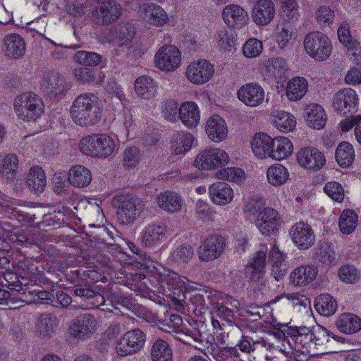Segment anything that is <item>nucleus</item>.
<instances>
[{
  "mask_svg": "<svg viewBox=\"0 0 361 361\" xmlns=\"http://www.w3.org/2000/svg\"><path fill=\"white\" fill-rule=\"evenodd\" d=\"M73 121L81 126H94L102 118V110L98 97L91 92L78 96L71 108Z\"/></svg>",
  "mask_w": 361,
  "mask_h": 361,
  "instance_id": "1",
  "label": "nucleus"
},
{
  "mask_svg": "<svg viewBox=\"0 0 361 361\" xmlns=\"http://www.w3.org/2000/svg\"><path fill=\"white\" fill-rule=\"evenodd\" d=\"M80 149L86 155L106 158L114 152L116 144L113 138L106 134H93L80 140Z\"/></svg>",
  "mask_w": 361,
  "mask_h": 361,
  "instance_id": "2",
  "label": "nucleus"
},
{
  "mask_svg": "<svg viewBox=\"0 0 361 361\" xmlns=\"http://www.w3.org/2000/svg\"><path fill=\"white\" fill-rule=\"evenodd\" d=\"M14 109L17 116L23 121H35L44 112L42 99L32 92H25L14 100Z\"/></svg>",
  "mask_w": 361,
  "mask_h": 361,
  "instance_id": "3",
  "label": "nucleus"
},
{
  "mask_svg": "<svg viewBox=\"0 0 361 361\" xmlns=\"http://www.w3.org/2000/svg\"><path fill=\"white\" fill-rule=\"evenodd\" d=\"M117 208V215L123 224H130L138 217L144 210V202L132 194H121L114 200Z\"/></svg>",
  "mask_w": 361,
  "mask_h": 361,
  "instance_id": "4",
  "label": "nucleus"
},
{
  "mask_svg": "<svg viewBox=\"0 0 361 361\" xmlns=\"http://www.w3.org/2000/svg\"><path fill=\"white\" fill-rule=\"evenodd\" d=\"M303 44L306 53L318 61L326 60L332 51L330 39L320 32H312L307 34L304 39Z\"/></svg>",
  "mask_w": 361,
  "mask_h": 361,
  "instance_id": "5",
  "label": "nucleus"
},
{
  "mask_svg": "<svg viewBox=\"0 0 361 361\" xmlns=\"http://www.w3.org/2000/svg\"><path fill=\"white\" fill-rule=\"evenodd\" d=\"M146 341L145 334L140 329L125 333L116 345V353L121 357L132 355L139 352Z\"/></svg>",
  "mask_w": 361,
  "mask_h": 361,
  "instance_id": "6",
  "label": "nucleus"
},
{
  "mask_svg": "<svg viewBox=\"0 0 361 361\" xmlns=\"http://www.w3.org/2000/svg\"><path fill=\"white\" fill-rule=\"evenodd\" d=\"M123 8L115 0L104 1L92 11V20L97 25H108L122 15Z\"/></svg>",
  "mask_w": 361,
  "mask_h": 361,
  "instance_id": "7",
  "label": "nucleus"
},
{
  "mask_svg": "<svg viewBox=\"0 0 361 361\" xmlns=\"http://www.w3.org/2000/svg\"><path fill=\"white\" fill-rule=\"evenodd\" d=\"M226 247L224 238L219 235H213L207 238L197 249L200 260L209 262L219 258Z\"/></svg>",
  "mask_w": 361,
  "mask_h": 361,
  "instance_id": "8",
  "label": "nucleus"
},
{
  "mask_svg": "<svg viewBox=\"0 0 361 361\" xmlns=\"http://www.w3.org/2000/svg\"><path fill=\"white\" fill-rule=\"evenodd\" d=\"M228 154L221 149H208L198 154L195 166L199 169L210 170L226 165L229 161Z\"/></svg>",
  "mask_w": 361,
  "mask_h": 361,
  "instance_id": "9",
  "label": "nucleus"
},
{
  "mask_svg": "<svg viewBox=\"0 0 361 361\" xmlns=\"http://www.w3.org/2000/svg\"><path fill=\"white\" fill-rule=\"evenodd\" d=\"M154 61L157 67L160 70L173 71L180 63V53L175 46L164 45L156 53Z\"/></svg>",
  "mask_w": 361,
  "mask_h": 361,
  "instance_id": "10",
  "label": "nucleus"
},
{
  "mask_svg": "<svg viewBox=\"0 0 361 361\" xmlns=\"http://www.w3.org/2000/svg\"><path fill=\"white\" fill-rule=\"evenodd\" d=\"M214 72V66L208 61L198 60L188 66L186 76L192 83L202 85L211 79Z\"/></svg>",
  "mask_w": 361,
  "mask_h": 361,
  "instance_id": "11",
  "label": "nucleus"
},
{
  "mask_svg": "<svg viewBox=\"0 0 361 361\" xmlns=\"http://www.w3.org/2000/svg\"><path fill=\"white\" fill-rule=\"evenodd\" d=\"M357 104V94L352 88L342 89L334 96L333 106L334 109L343 115L355 112Z\"/></svg>",
  "mask_w": 361,
  "mask_h": 361,
  "instance_id": "12",
  "label": "nucleus"
},
{
  "mask_svg": "<svg viewBox=\"0 0 361 361\" xmlns=\"http://www.w3.org/2000/svg\"><path fill=\"white\" fill-rule=\"evenodd\" d=\"M97 320L90 314L78 316L70 327L71 334L80 339L90 338L97 330Z\"/></svg>",
  "mask_w": 361,
  "mask_h": 361,
  "instance_id": "13",
  "label": "nucleus"
},
{
  "mask_svg": "<svg viewBox=\"0 0 361 361\" xmlns=\"http://www.w3.org/2000/svg\"><path fill=\"white\" fill-rule=\"evenodd\" d=\"M281 222L279 212L271 208L266 207L260 211L255 217V225L260 233L265 235L274 233Z\"/></svg>",
  "mask_w": 361,
  "mask_h": 361,
  "instance_id": "14",
  "label": "nucleus"
},
{
  "mask_svg": "<svg viewBox=\"0 0 361 361\" xmlns=\"http://www.w3.org/2000/svg\"><path fill=\"white\" fill-rule=\"evenodd\" d=\"M293 242L300 249H308L315 241V235L311 226L303 221L295 224L289 231Z\"/></svg>",
  "mask_w": 361,
  "mask_h": 361,
  "instance_id": "15",
  "label": "nucleus"
},
{
  "mask_svg": "<svg viewBox=\"0 0 361 361\" xmlns=\"http://www.w3.org/2000/svg\"><path fill=\"white\" fill-rule=\"evenodd\" d=\"M264 89L257 83L250 82L243 85L238 91V98L250 107L260 105L264 99Z\"/></svg>",
  "mask_w": 361,
  "mask_h": 361,
  "instance_id": "16",
  "label": "nucleus"
},
{
  "mask_svg": "<svg viewBox=\"0 0 361 361\" xmlns=\"http://www.w3.org/2000/svg\"><path fill=\"white\" fill-rule=\"evenodd\" d=\"M297 160L301 166L314 171L319 170L326 162L324 155L314 147L301 149L297 154Z\"/></svg>",
  "mask_w": 361,
  "mask_h": 361,
  "instance_id": "17",
  "label": "nucleus"
},
{
  "mask_svg": "<svg viewBox=\"0 0 361 361\" xmlns=\"http://www.w3.org/2000/svg\"><path fill=\"white\" fill-rule=\"evenodd\" d=\"M276 8L271 0H259L252 11V18L255 24L264 26L269 24L274 18Z\"/></svg>",
  "mask_w": 361,
  "mask_h": 361,
  "instance_id": "18",
  "label": "nucleus"
},
{
  "mask_svg": "<svg viewBox=\"0 0 361 361\" xmlns=\"http://www.w3.org/2000/svg\"><path fill=\"white\" fill-rule=\"evenodd\" d=\"M140 15L142 19L150 25L162 26L168 20V16L164 9L153 3L141 5Z\"/></svg>",
  "mask_w": 361,
  "mask_h": 361,
  "instance_id": "19",
  "label": "nucleus"
},
{
  "mask_svg": "<svg viewBox=\"0 0 361 361\" xmlns=\"http://www.w3.org/2000/svg\"><path fill=\"white\" fill-rule=\"evenodd\" d=\"M166 227L163 224H149L142 233V243L146 247L157 245L166 238Z\"/></svg>",
  "mask_w": 361,
  "mask_h": 361,
  "instance_id": "20",
  "label": "nucleus"
},
{
  "mask_svg": "<svg viewBox=\"0 0 361 361\" xmlns=\"http://www.w3.org/2000/svg\"><path fill=\"white\" fill-rule=\"evenodd\" d=\"M222 17L229 26L240 28L247 24L249 18L247 12L237 5H228L222 11Z\"/></svg>",
  "mask_w": 361,
  "mask_h": 361,
  "instance_id": "21",
  "label": "nucleus"
},
{
  "mask_svg": "<svg viewBox=\"0 0 361 361\" xmlns=\"http://www.w3.org/2000/svg\"><path fill=\"white\" fill-rule=\"evenodd\" d=\"M25 49V41L19 35L10 34L4 37L3 50L8 57L18 59L24 56Z\"/></svg>",
  "mask_w": 361,
  "mask_h": 361,
  "instance_id": "22",
  "label": "nucleus"
},
{
  "mask_svg": "<svg viewBox=\"0 0 361 361\" xmlns=\"http://www.w3.org/2000/svg\"><path fill=\"white\" fill-rule=\"evenodd\" d=\"M209 193L212 201L219 205L228 204L233 198V189L224 182L212 184L209 188Z\"/></svg>",
  "mask_w": 361,
  "mask_h": 361,
  "instance_id": "23",
  "label": "nucleus"
},
{
  "mask_svg": "<svg viewBox=\"0 0 361 361\" xmlns=\"http://www.w3.org/2000/svg\"><path fill=\"white\" fill-rule=\"evenodd\" d=\"M304 118L307 124L314 129H322L326 122L324 110L317 104H311L305 107Z\"/></svg>",
  "mask_w": 361,
  "mask_h": 361,
  "instance_id": "24",
  "label": "nucleus"
},
{
  "mask_svg": "<svg viewBox=\"0 0 361 361\" xmlns=\"http://www.w3.org/2000/svg\"><path fill=\"white\" fill-rule=\"evenodd\" d=\"M205 128L207 136L214 142H221L227 136L226 122L218 115L213 116L207 121Z\"/></svg>",
  "mask_w": 361,
  "mask_h": 361,
  "instance_id": "25",
  "label": "nucleus"
},
{
  "mask_svg": "<svg viewBox=\"0 0 361 361\" xmlns=\"http://www.w3.org/2000/svg\"><path fill=\"white\" fill-rule=\"evenodd\" d=\"M41 88L45 94L56 97L66 91V84L61 74L53 73L43 78Z\"/></svg>",
  "mask_w": 361,
  "mask_h": 361,
  "instance_id": "26",
  "label": "nucleus"
},
{
  "mask_svg": "<svg viewBox=\"0 0 361 361\" xmlns=\"http://www.w3.org/2000/svg\"><path fill=\"white\" fill-rule=\"evenodd\" d=\"M318 270L312 265L300 266L290 275V283L295 286H303L311 283L317 276Z\"/></svg>",
  "mask_w": 361,
  "mask_h": 361,
  "instance_id": "27",
  "label": "nucleus"
},
{
  "mask_svg": "<svg viewBox=\"0 0 361 361\" xmlns=\"http://www.w3.org/2000/svg\"><path fill=\"white\" fill-rule=\"evenodd\" d=\"M314 346H324L326 349L336 350L339 349L336 345L344 343L343 338L328 331L325 328H317L314 331Z\"/></svg>",
  "mask_w": 361,
  "mask_h": 361,
  "instance_id": "28",
  "label": "nucleus"
},
{
  "mask_svg": "<svg viewBox=\"0 0 361 361\" xmlns=\"http://www.w3.org/2000/svg\"><path fill=\"white\" fill-rule=\"evenodd\" d=\"M200 111L197 105L193 102H185L179 107V118L188 128H193L200 122Z\"/></svg>",
  "mask_w": 361,
  "mask_h": 361,
  "instance_id": "29",
  "label": "nucleus"
},
{
  "mask_svg": "<svg viewBox=\"0 0 361 361\" xmlns=\"http://www.w3.org/2000/svg\"><path fill=\"white\" fill-rule=\"evenodd\" d=\"M68 180L74 187L84 188L89 185L91 183L92 173L85 166L76 165L70 169L68 174Z\"/></svg>",
  "mask_w": 361,
  "mask_h": 361,
  "instance_id": "30",
  "label": "nucleus"
},
{
  "mask_svg": "<svg viewBox=\"0 0 361 361\" xmlns=\"http://www.w3.org/2000/svg\"><path fill=\"white\" fill-rule=\"evenodd\" d=\"M26 184L31 191L37 194L44 190L47 179L42 167L35 166L30 169L26 177Z\"/></svg>",
  "mask_w": 361,
  "mask_h": 361,
  "instance_id": "31",
  "label": "nucleus"
},
{
  "mask_svg": "<svg viewBox=\"0 0 361 361\" xmlns=\"http://www.w3.org/2000/svg\"><path fill=\"white\" fill-rule=\"evenodd\" d=\"M273 139L266 133L256 134L252 140V152L260 159L270 157Z\"/></svg>",
  "mask_w": 361,
  "mask_h": 361,
  "instance_id": "32",
  "label": "nucleus"
},
{
  "mask_svg": "<svg viewBox=\"0 0 361 361\" xmlns=\"http://www.w3.org/2000/svg\"><path fill=\"white\" fill-rule=\"evenodd\" d=\"M336 326L344 334H355L361 329V319L354 314L344 313L337 319Z\"/></svg>",
  "mask_w": 361,
  "mask_h": 361,
  "instance_id": "33",
  "label": "nucleus"
},
{
  "mask_svg": "<svg viewBox=\"0 0 361 361\" xmlns=\"http://www.w3.org/2000/svg\"><path fill=\"white\" fill-rule=\"evenodd\" d=\"M157 202L160 208L173 213L180 209L183 200L176 192L167 190L159 195Z\"/></svg>",
  "mask_w": 361,
  "mask_h": 361,
  "instance_id": "34",
  "label": "nucleus"
},
{
  "mask_svg": "<svg viewBox=\"0 0 361 361\" xmlns=\"http://www.w3.org/2000/svg\"><path fill=\"white\" fill-rule=\"evenodd\" d=\"M293 145L286 137H276L273 139L270 157L276 160H281L291 154Z\"/></svg>",
  "mask_w": 361,
  "mask_h": 361,
  "instance_id": "35",
  "label": "nucleus"
},
{
  "mask_svg": "<svg viewBox=\"0 0 361 361\" xmlns=\"http://www.w3.org/2000/svg\"><path fill=\"white\" fill-rule=\"evenodd\" d=\"M267 178L269 184L280 186L284 185L289 179V172L283 165L274 164L268 168Z\"/></svg>",
  "mask_w": 361,
  "mask_h": 361,
  "instance_id": "36",
  "label": "nucleus"
},
{
  "mask_svg": "<svg viewBox=\"0 0 361 361\" xmlns=\"http://www.w3.org/2000/svg\"><path fill=\"white\" fill-rule=\"evenodd\" d=\"M307 91V82L304 78H293L287 85L286 94L292 101L300 99Z\"/></svg>",
  "mask_w": 361,
  "mask_h": 361,
  "instance_id": "37",
  "label": "nucleus"
},
{
  "mask_svg": "<svg viewBox=\"0 0 361 361\" xmlns=\"http://www.w3.org/2000/svg\"><path fill=\"white\" fill-rule=\"evenodd\" d=\"M314 307L320 314L329 317L334 314L337 310V302L329 294L319 295L314 302Z\"/></svg>",
  "mask_w": 361,
  "mask_h": 361,
  "instance_id": "38",
  "label": "nucleus"
},
{
  "mask_svg": "<svg viewBox=\"0 0 361 361\" xmlns=\"http://www.w3.org/2000/svg\"><path fill=\"white\" fill-rule=\"evenodd\" d=\"M135 33V27L130 23H121L114 28L116 43L118 46H128Z\"/></svg>",
  "mask_w": 361,
  "mask_h": 361,
  "instance_id": "39",
  "label": "nucleus"
},
{
  "mask_svg": "<svg viewBox=\"0 0 361 361\" xmlns=\"http://www.w3.org/2000/svg\"><path fill=\"white\" fill-rule=\"evenodd\" d=\"M152 361H172V350L169 345L163 339H157L151 348Z\"/></svg>",
  "mask_w": 361,
  "mask_h": 361,
  "instance_id": "40",
  "label": "nucleus"
},
{
  "mask_svg": "<svg viewBox=\"0 0 361 361\" xmlns=\"http://www.w3.org/2000/svg\"><path fill=\"white\" fill-rule=\"evenodd\" d=\"M193 142V136L189 133L178 132L174 134L171 141V149L176 154L189 151Z\"/></svg>",
  "mask_w": 361,
  "mask_h": 361,
  "instance_id": "41",
  "label": "nucleus"
},
{
  "mask_svg": "<svg viewBox=\"0 0 361 361\" xmlns=\"http://www.w3.org/2000/svg\"><path fill=\"white\" fill-rule=\"evenodd\" d=\"M157 85L150 78L139 77L135 82V90L136 93L145 98L149 99L154 96L157 92Z\"/></svg>",
  "mask_w": 361,
  "mask_h": 361,
  "instance_id": "42",
  "label": "nucleus"
},
{
  "mask_svg": "<svg viewBox=\"0 0 361 361\" xmlns=\"http://www.w3.org/2000/svg\"><path fill=\"white\" fill-rule=\"evenodd\" d=\"M56 317L52 314H42L37 321V334L39 337H50L54 331Z\"/></svg>",
  "mask_w": 361,
  "mask_h": 361,
  "instance_id": "43",
  "label": "nucleus"
},
{
  "mask_svg": "<svg viewBox=\"0 0 361 361\" xmlns=\"http://www.w3.org/2000/svg\"><path fill=\"white\" fill-rule=\"evenodd\" d=\"M335 157L338 164L341 166H349L355 159L353 145L346 142L340 143L336 148Z\"/></svg>",
  "mask_w": 361,
  "mask_h": 361,
  "instance_id": "44",
  "label": "nucleus"
},
{
  "mask_svg": "<svg viewBox=\"0 0 361 361\" xmlns=\"http://www.w3.org/2000/svg\"><path fill=\"white\" fill-rule=\"evenodd\" d=\"M273 122L276 127L283 132L292 131L296 125L295 117L286 111H274L272 114Z\"/></svg>",
  "mask_w": 361,
  "mask_h": 361,
  "instance_id": "45",
  "label": "nucleus"
},
{
  "mask_svg": "<svg viewBox=\"0 0 361 361\" xmlns=\"http://www.w3.org/2000/svg\"><path fill=\"white\" fill-rule=\"evenodd\" d=\"M313 259L316 262L330 264L335 259V252L330 244L322 242L315 248Z\"/></svg>",
  "mask_w": 361,
  "mask_h": 361,
  "instance_id": "46",
  "label": "nucleus"
},
{
  "mask_svg": "<svg viewBox=\"0 0 361 361\" xmlns=\"http://www.w3.org/2000/svg\"><path fill=\"white\" fill-rule=\"evenodd\" d=\"M265 67L269 75L277 79H281L288 71L286 61L282 58L268 59Z\"/></svg>",
  "mask_w": 361,
  "mask_h": 361,
  "instance_id": "47",
  "label": "nucleus"
},
{
  "mask_svg": "<svg viewBox=\"0 0 361 361\" xmlns=\"http://www.w3.org/2000/svg\"><path fill=\"white\" fill-rule=\"evenodd\" d=\"M358 217L353 210L343 212L339 219V228L344 234L351 233L357 227Z\"/></svg>",
  "mask_w": 361,
  "mask_h": 361,
  "instance_id": "48",
  "label": "nucleus"
},
{
  "mask_svg": "<svg viewBox=\"0 0 361 361\" xmlns=\"http://www.w3.org/2000/svg\"><path fill=\"white\" fill-rule=\"evenodd\" d=\"M194 249L190 245L182 244L171 253V259L178 264H188L194 257Z\"/></svg>",
  "mask_w": 361,
  "mask_h": 361,
  "instance_id": "49",
  "label": "nucleus"
},
{
  "mask_svg": "<svg viewBox=\"0 0 361 361\" xmlns=\"http://www.w3.org/2000/svg\"><path fill=\"white\" fill-rule=\"evenodd\" d=\"M239 350L243 353L250 354L251 352H254L259 346L264 347L266 348H271L272 345L267 343L264 339L255 340L249 336H243L241 340L237 344Z\"/></svg>",
  "mask_w": 361,
  "mask_h": 361,
  "instance_id": "50",
  "label": "nucleus"
},
{
  "mask_svg": "<svg viewBox=\"0 0 361 361\" xmlns=\"http://www.w3.org/2000/svg\"><path fill=\"white\" fill-rule=\"evenodd\" d=\"M219 178L224 179L234 183H241L245 178V172L238 167H228L219 170L217 173Z\"/></svg>",
  "mask_w": 361,
  "mask_h": 361,
  "instance_id": "51",
  "label": "nucleus"
},
{
  "mask_svg": "<svg viewBox=\"0 0 361 361\" xmlns=\"http://www.w3.org/2000/svg\"><path fill=\"white\" fill-rule=\"evenodd\" d=\"M75 60L79 63L86 66H97L102 61V56L96 52L78 51L74 56Z\"/></svg>",
  "mask_w": 361,
  "mask_h": 361,
  "instance_id": "52",
  "label": "nucleus"
},
{
  "mask_svg": "<svg viewBox=\"0 0 361 361\" xmlns=\"http://www.w3.org/2000/svg\"><path fill=\"white\" fill-rule=\"evenodd\" d=\"M340 279L346 283H355L360 279V272L353 265H344L338 271Z\"/></svg>",
  "mask_w": 361,
  "mask_h": 361,
  "instance_id": "53",
  "label": "nucleus"
},
{
  "mask_svg": "<svg viewBox=\"0 0 361 361\" xmlns=\"http://www.w3.org/2000/svg\"><path fill=\"white\" fill-rule=\"evenodd\" d=\"M18 164L17 156L14 154H9L4 157L0 155V173H10L13 176Z\"/></svg>",
  "mask_w": 361,
  "mask_h": 361,
  "instance_id": "54",
  "label": "nucleus"
},
{
  "mask_svg": "<svg viewBox=\"0 0 361 361\" xmlns=\"http://www.w3.org/2000/svg\"><path fill=\"white\" fill-rule=\"evenodd\" d=\"M140 159V153L135 147L126 149L123 153V162L126 168H133L137 166Z\"/></svg>",
  "mask_w": 361,
  "mask_h": 361,
  "instance_id": "55",
  "label": "nucleus"
},
{
  "mask_svg": "<svg viewBox=\"0 0 361 361\" xmlns=\"http://www.w3.org/2000/svg\"><path fill=\"white\" fill-rule=\"evenodd\" d=\"M195 215L198 220L206 221L212 220L214 212L207 202L199 200L195 204Z\"/></svg>",
  "mask_w": 361,
  "mask_h": 361,
  "instance_id": "56",
  "label": "nucleus"
},
{
  "mask_svg": "<svg viewBox=\"0 0 361 361\" xmlns=\"http://www.w3.org/2000/svg\"><path fill=\"white\" fill-rule=\"evenodd\" d=\"M262 44L255 38L247 40L243 48V53L247 58L256 57L262 53Z\"/></svg>",
  "mask_w": 361,
  "mask_h": 361,
  "instance_id": "57",
  "label": "nucleus"
},
{
  "mask_svg": "<svg viewBox=\"0 0 361 361\" xmlns=\"http://www.w3.org/2000/svg\"><path fill=\"white\" fill-rule=\"evenodd\" d=\"M324 190L334 200L341 202L344 198V190L342 185L337 182L327 183Z\"/></svg>",
  "mask_w": 361,
  "mask_h": 361,
  "instance_id": "58",
  "label": "nucleus"
},
{
  "mask_svg": "<svg viewBox=\"0 0 361 361\" xmlns=\"http://www.w3.org/2000/svg\"><path fill=\"white\" fill-rule=\"evenodd\" d=\"M282 13L288 20L296 21L298 19L299 13L295 0H285L283 2Z\"/></svg>",
  "mask_w": 361,
  "mask_h": 361,
  "instance_id": "59",
  "label": "nucleus"
},
{
  "mask_svg": "<svg viewBox=\"0 0 361 361\" xmlns=\"http://www.w3.org/2000/svg\"><path fill=\"white\" fill-rule=\"evenodd\" d=\"M219 293L216 290H202L203 310H215L219 299Z\"/></svg>",
  "mask_w": 361,
  "mask_h": 361,
  "instance_id": "60",
  "label": "nucleus"
},
{
  "mask_svg": "<svg viewBox=\"0 0 361 361\" xmlns=\"http://www.w3.org/2000/svg\"><path fill=\"white\" fill-rule=\"evenodd\" d=\"M315 16L319 24L329 25L333 21L334 11L329 6H321L317 10Z\"/></svg>",
  "mask_w": 361,
  "mask_h": 361,
  "instance_id": "61",
  "label": "nucleus"
},
{
  "mask_svg": "<svg viewBox=\"0 0 361 361\" xmlns=\"http://www.w3.org/2000/svg\"><path fill=\"white\" fill-rule=\"evenodd\" d=\"M73 293L76 296L80 297L85 300L96 299L97 302H100V305H104V299L99 294L95 293L93 290L78 287L73 289Z\"/></svg>",
  "mask_w": 361,
  "mask_h": 361,
  "instance_id": "62",
  "label": "nucleus"
},
{
  "mask_svg": "<svg viewBox=\"0 0 361 361\" xmlns=\"http://www.w3.org/2000/svg\"><path fill=\"white\" fill-rule=\"evenodd\" d=\"M73 73L78 80L84 83L95 81L94 72L87 67L75 68Z\"/></svg>",
  "mask_w": 361,
  "mask_h": 361,
  "instance_id": "63",
  "label": "nucleus"
},
{
  "mask_svg": "<svg viewBox=\"0 0 361 361\" xmlns=\"http://www.w3.org/2000/svg\"><path fill=\"white\" fill-rule=\"evenodd\" d=\"M179 107L174 101L166 102L164 109L165 118L171 122L177 121L179 118Z\"/></svg>",
  "mask_w": 361,
  "mask_h": 361,
  "instance_id": "64",
  "label": "nucleus"
}]
</instances>
